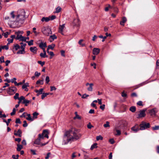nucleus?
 <instances>
[{"mask_svg":"<svg viewBox=\"0 0 159 159\" xmlns=\"http://www.w3.org/2000/svg\"><path fill=\"white\" fill-rule=\"evenodd\" d=\"M79 133L78 130L75 128L66 131L63 137L62 144L66 145L69 142L75 141L80 139L82 135Z\"/></svg>","mask_w":159,"mask_h":159,"instance_id":"f257e3e1","label":"nucleus"},{"mask_svg":"<svg viewBox=\"0 0 159 159\" xmlns=\"http://www.w3.org/2000/svg\"><path fill=\"white\" fill-rule=\"evenodd\" d=\"M14 11L10 13L11 17L7 16L5 19L8 20L9 22L11 24L18 25V23H22L25 18V12L24 10H19L17 12V15L15 17L14 14Z\"/></svg>","mask_w":159,"mask_h":159,"instance_id":"f03ea898","label":"nucleus"},{"mask_svg":"<svg viewBox=\"0 0 159 159\" xmlns=\"http://www.w3.org/2000/svg\"><path fill=\"white\" fill-rule=\"evenodd\" d=\"M49 133L47 130H44L41 134H39L38 135V138L34 142V143L40 145V141L44 139V138L48 139L49 138Z\"/></svg>","mask_w":159,"mask_h":159,"instance_id":"7ed1b4c3","label":"nucleus"},{"mask_svg":"<svg viewBox=\"0 0 159 159\" xmlns=\"http://www.w3.org/2000/svg\"><path fill=\"white\" fill-rule=\"evenodd\" d=\"M41 32L45 36H48L52 34L51 29L48 26H43L41 30Z\"/></svg>","mask_w":159,"mask_h":159,"instance_id":"20e7f679","label":"nucleus"},{"mask_svg":"<svg viewBox=\"0 0 159 159\" xmlns=\"http://www.w3.org/2000/svg\"><path fill=\"white\" fill-rule=\"evenodd\" d=\"M23 33V31H18L16 32L15 34L16 35V39L19 40L20 41H25L26 40V37L23 36L22 34Z\"/></svg>","mask_w":159,"mask_h":159,"instance_id":"39448f33","label":"nucleus"},{"mask_svg":"<svg viewBox=\"0 0 159 159\" xmlns=\"http://www.w3.org/2000/svg\"><path fill=\"white\" fill-rule=\"evenodd\" d=\"M150 124L149 123H147L144 121H142L139 125L140 130H143L149 128Z\"/></svg>","mask_w":159,"mask_h":159,"instance_id":"423d86ee","label":"nucleus"},{"mask_svg":"<svg viewBox=\"0 0 159 159\" xmlns=\"http://www.w3.org/2000/svg\"><path fill=\"white\" fill-rule=\"evenodd\" d=\"M147 109H145L142 110H141L139 111V113L138 114V116L137 117L138 118H140L146 116L145 111Z\"/></svg>","mask_w":159,"mask_h":159,"instance_id":"0eeeda50","label":"nucleus"},{"mask_svg":"<svg viewBox=\"0 0 159 159\" xmlns=\"http://www.w3.org/2000/svg\"><path fill=\"white\" fill-rule=\"evenodd\" d=\"M139 125L137 124H136L134 126L131 128V129L132 131H133L134 132L136 133L140 130V128H139Z\"/></svg>","mask_w":159,"mask_h":159,"instance_id":"6e6552de","label":"nucleus"},{"mask_svg":"<svg viewBox=\"0 0 159 159\" xmlns=\"http://www.w3.org/2000/svg\"><path fill=\"white\" fill-rule=\"evenodd\" d=\"M17 89L15 87H10L9 88L8 92L10 93H15Z\"/></svg>","mask_w":159,"mask_h":159,"instance_id":"1a4fd4ad","label":"nucleus"},{"mask_svg":"<svg viewBox=\"0 0 159 159\" xmlns=\"http://www.w3.org/2000/svg\"><path fill=\"white\" fill-rule=\"evenodd\" d=\"M85 85L87 86L89 85V87L87 89V90L88 91H93V87L94 85V84L93 83L89 84V83H86Z\"/></svg>","mask_w":159,"mask_h":159,"instance_id":"9d476101","label":"nucleus"},{"mask_svg":"<svg viewBox=\"0 0 159 159\" xmlns=\"http://www.w3.org/2000/svg\"><path fill=\"white\" fill-rule=\"evenodd\" d=\"M65 24H63L61 25H59V32L61 33L62 35H64L63 31L65 28Z\"/></svg>","mask_w":159,"mask_h":159,"instance_id":"9b49d317","label":"nucleus"},{"mask_svg":"<svg viewBox=\"0 0 159 159\" xmlns=\"http://www.w3.org/2000/svg\"><path fill=\"white\" fill-rule=\"evenodd\" d=\"M22 131L20 129H19L17 132L16 130H14V134L15 135L19 137H21Z\"/></svg>","mask_w":159,"mask_h":159,"instance_id":"f8f14e48","label":"nucleus"},{"mask_svg":"<svg viewBox=\"0 0 159 159\" xmlns=\"http://www.w3.org/2000/svg\"><path fill=\"white\" fill-rule=\"evenodd\" d=\"M158 111V110L156 108H154L149 111V113L151 116L155 115L156 113Z\"/></svg>","mask_w":159,"mask_h":159,"instance_id":"ddd939ff","label":"nucleus"},{"mask_svg":"<svg viewBox=\"0 0 159 159\" xmlns=\"http://www.w3.org/2000/svg\"><path fill=\"white\" fill-rule=\"evenodd\" d=\"M100 52V49L98 48H94L93 50V53L94 55H98Z\"/></svg>","mask_w":159,"mask_h":159,"instance_id":"4468645a","label":"nucleus"},{"mask_svg":"<svg viewBox=\"0 0 159 159\" xmlns=\"http://www.w3.org/2000/svg\"><path fill=\"white\" fill-rule=\"evenodd\" d=\"M30 50L31 52L33 53L34 54H36L37 53V49L36 47H31Z\"/></svg>","mask_w":159,"mask_h":159,"instance_id":"2eb2a0df","label":"nucleus"},{"mask_svg":"<svg viewBox=\"0 0 159 159\" xmlns=\"http://www.w3.org/2000/svg\"><path fill=\"white\" fill-rule=\"evenodd\" d=\"M57 36L54 34L50 36L49 40L50 42H52L54 39H57Z\"/></svg>","mask_w":159,"mask_h":159,"instance_id":"dca6fc26","label":"nucleus"},{"mask_svg":"<svg viewBox=\"0 0 159 159\" xmlns=\"http://www.w3.org/2000/svg\"><path fill=\"white\" fill-rule=\"evenodd\" d=\"M29 86V83H25L22 86V88L23 89H25V90L26 91H28V89L27 88V87H28Z\"/></svg>","mask_w":159,"mask_h":159,"instance_id":"f3484780","label":"nucleus"},{"mask_svg":"<svg viewBox=\"0 0 159 159\" xmlns=\"http://www.w3.org/2000/svg\"><path fill=\"white\" fill-rule=\"evenodd\" d=\"M73 23L75 25L78 26L79 25V20L78 19H75L73 21Z\"/></svg>","mask_w":159,"mask_h":159,"instance_id":"a211bd4d","label":"nucleus"},{"mask_svg":"<svg viewBox=\"0 0 159 159\" xmlns=\"http://www.w3.org/2000/svg\"><path fill=\"white\" fill-rule=\"evenodd\" d=\"M127 19L125 17H123L122 20L120 22V24L122 25H124V23L126 21Z\"/></svg>","mask_w":159,"mask_h":159,"instance_id":"6ab92c4d","label":"nucleus"},{"mask_svg":"<svg viewBox=\"0 0 159 159\" xmlns=\"http://www.w3.org/2000/svg\"><path fill=\"white\" fill-rule=\"evenodd\" d=\"M39 47L41 48H45L47 47L46 43L41 42L39 44Z\"/></svg>","mask_w":159,"mask_h":159,"instance_id":"aec40b11","label":"nucleus"},{"mask_svg":"<svg viewBox=\"0 0 159 159\" xmlns=\"http://www.w3.org/2000/svg\"><path fill=\"white\" fill-rule=\"evenodd\" d=\"M61 8L59 6L56 8L55 11H54V13H58L61 10Z\"/></svg>","mask_w":159,"mask_h":159,"instance_id":"412c9836","label":"nucleus"},{"mask_svg":"<svg viewBox=\"0 0 159 159\" xmlns=\"http://www.w3.org/2000/svg\"><path fill=\"white\" fill-rule=\"evenodd\" d=\"M41 20L42 22H44V21L48 22L50 20V18H49V17H43L42 18Z\"/></svg>","mask_w":159,"mask_h":159,"instance_id":"4be33fe9","label":"nucleus"},{"mask_svg":"<svg viewBox=\"0 0 159 159\" xmlns=\"http://www.w3.org/2000/svg\"><path fill=\"white\" fill-rule=\"evenodd\" d=\"M27 117L26 118V119L31 121H33L34 120V119L31 117L30 116V114H27Z\"/></svg>","mask_w":159,"mask_h":159,"instance_id":"5701e85b","label":"nucleus"},{"mask_svg":"<svg viewBox=\"0 0 159 159\" xmlns=\"http://www.w3.org/2000/svg\"><path fill=\"white\" fill-rule=\"evenodd\" d=\"M30 102V101L29 100H26L25 99L22 102L23 103L25 104V106H27L29 103Z\"/></svg>","mask_w":159,"mask_h":159,"instance_id":"b1692460","label":"nucleus"},{"mask_svg":"<svg viewBox=\"0 0 159 159\" xmlns=\"http://www.w3.org/2000/svg\"><path fill=\"white\" fill-rule=\"evenodd\" d=\"M21 49H22L21 50H19L17 52V54H22L23 53V52H25L24 48L22 47Z\"/></svg>","mask_w":159,"mask_h":159,"instance_id":"393cba45","label":"nucleus"},{"mask_svg":"<svg viewBox=\"0 0 159 159\" xmlns=\"http://www.w3.org/2000/svg\"><path fill=\"white\" fill-rule=\"evenodd\" d=\"M17 151H20L22 148V146L21 145H19V144H17Z\"/></svg>","mask_w":159,"mask_h":159,"instance_id":"a878e982","label":"nucleus"},{"mask_svg":"<svg viewBox=\"0 0 159 159\" xmlns=\"http://www.w3.org/2000/svg\"><path fill=\"white\" fill-rule=\"evenodd\" d=\"M11 82L12 83H14L15 85L17 86H19L22 84V83L21 82L17 83L16 81H14L13 80H11Z\"/></svg>","mask_w":159,"mask_h":159,"instance_id":"bb28decb","label":"nucleus"},{"mask_svg":"<svg viewBox=\"0 0 159 159\" xmlns=\"http://www.w3.org/2000/svg\"><path fill=\"white\" fill-rule=\"evenodd\" d=\"M10 33L9 32H6L5 33H3L2 35L4 36L5 38H7L8 35H9Z\"/></svg>","mask_w":159,"mask_h":159,"instance_id":"cd10ccee","label":"nucleus"},{"mask_svg":"<svg viewBox=\"0 0 159 159\" xmlns=\"http://www.w3.org/2000/svg\"><path fill=\"white\" fill-rule=\"evenodd\" d=\"M39 115V113L37 112H34L33 113V118L34 119V120L37 118V116Z\"/></svg>","mask_w":159,"mask_h":159,"instance_id":"c85d7f7f","label":"nucleus"},{"mask_svg":"<svg viewBox=\"0 0 159 159\" xmlns=\"http://www.w3.org/2000/svg\"><path fill=\"white\" fill-rule=\"evenodd\" d=\"M97 147V144L96 143H95L92 145L90 148V149L91 150H93V149L96 148Z\"/></svg>","mask_w":159,"mask_h":159,"instance_id":"c756f323","label":"nucleus"},{"mask_svg":"<svg viewBox=\"0 0 159 159\" xmlns=\"http://www.w3.org/2000/svg\"><path fill=\"white\" fill-rule=\"evenodd\" d=\"M136 107L134 106H132L130 108L129 110L133 112H134L136 111Z\"/></svg>","mask_w":159,"mask_h":159,"instance_id":"7c9ffc66","label":"nucleus"},{"mask_svg":"<svg viewBox=\"0 0 159 159\" xmlns=\"http://www.w3.org/2000/svg\"><path fill=\"white\" fill-rule=\"evenodd\" d=\"M114 130L116 131V132H117V134H115V135H119L120 134H121L120 131V130L117 129L116 128H115Z\"/></svg>","mask_w":159,"mask_h":159,"instance_id":"2f4dec72","label":"nucleus"},{"mask_svg":"<svg viewBox=\"0 0 159 159\" xmlns=\"http://www.w3.org/2000/svg\"><path fill=\"white\" fill-rule=\"evenodd\" d=\"M55 46V45L54 44H52L51 45H49L48 46V48L47 49H51L52 50H53Z\"/></svg>","mask_w":159,"mask_h":159,"instance_id":"473e14b6","label":"nucleus"},{"mask_svg":"<svg viewBox=\"0 0 159 159\" xmlns=\"http://www.w3.org/2000/svg\"><path fill=\"white\" fill-rule=\"evenodd\" d=\"M43 89H40L39 90H37L36 91V93H39V94H42Z\"/></svg>","mask_w":159,"mask_h":159,"instance_id":"72a5a7b5","label":"nucleus"},{"mask_svg":"<svg viewBox=\"0 0 159 159\" xmlns=\"http://www.w3.org/2000/svg\"><path fill=\"white\" fill-rule=\"evenodd\" d=\"M83 41V39H80V40L78 42L79 44L81 45V46L82 47H84L85 46V44L84 43H82V42Z\"/></svg>","mask_w":159,"mask_h":159,"instance_id":"f704fd0d","label":"nucleus"},{"mask_svg":"<svg viewBox=\"0 0 159 159\" xmlns=\"http://www.w3.org/2000/svg\"><path fill=\"white\" fill-rule=\"evenodd\" d=\"M152 129L153 130H157L159 129V125H155L152 127Z\"/></svg>","mask_w":159,"mask_h":159,"instance_id":"c9c22d12","label":"nucleus"},{"mask_svg":"<svg viewBox=\"0 0 159 159\" xmlns=\"http://www.w3.org/2000/svg\"><path fill=\"white\" fill-rule=\"evenodd\" d=\"M43 84V80H38L36 82V84Z\"/></svg>","mask_w":159,"mask_h":159,"instance_id":"e433bc0d","label":"nucleus"},{"mask_svg":"<svg viewBox=\"0 0 159 159\" xmlns=\"http://www.w3.org/2000/svg\"><path fill=\"white\" fill-rule=\"evenodd\" d=\"M7 40L8 41V43H7V45H8L10 43H12L13 40L12 39H11V38H9L7 39Z\"/></svg>","mask_w":159,"mask_h":159,"instance_id":"4c0bfd02","label":"nucleus"},{"mask_svg":"<svg viewBox=\"0 0 159 159\" xmlns=\"http://www.w3.org/2000/svg\"><path fill=\"white\" fill-rule=\"evenodd\" d=\"M33 40H31L27 42V43H28V44L29 46L32 45L33 44Z\"/></svg>","mask_w":159,"mask_h":159,"instance_id":"58836bf2","label":"nucleus"},{"mask_svg":"<svg viewBox=\"0 0 159 159\" xmlns=\"http://www.w3.org/2000/svg\"><path fill=\"white\" fill-rule=\"evenodd\" d=\"M5 85L1 89V90H4V89H3V88H6L7 87H8L9 86V84H8L7 83H5Z\"/></svg>","mask_w":159,"mask_h":159,"instance_id":"ea45409f","label":"nucleus"},{"mask_svg":"<svg viewBox=\"0 0 159 159\" xmlns=\"http://www.w3.org/2000/svg\"><path fill=\"white\" fill-rule=\"evenodd\" d=\"M103 139V137L101 135H99L96 137V140H102Z\"/></svg>","mask_w":159,"mask_h":159,"instance_id":"a19ab883","label":"nucleus"},{"mask_svg":"<svg viewBox=\"0 0 159 159\" xmlns=\"http://www.w3.org/2000/svg\"><path fill=\"white\" fill-rule=\"evenodd\" d=\"M19 94L18 93H16L15 95L14 96V98L15 99H19Z\"/></svg>","mask_w":159,"mask_h":159,"instance_id":"79ce46f5","label":"nucleus"},{"mask_svg":"<svg viewBox=\"0 0 159 159\" xmlns=\"http://www.w3.org/2000/svg\"><path fill=\"white\" fill-rule=\"evenodd\" d=\"M109 123L108 121H107L106 122V123L105 124H104L103 125L104 127L106 128L107 127H109L110 126L109 125Z\"/></svg>","mask_w":159,"mask_h":159,"instance_id":"37998d69","label":"nucleus"},{"mask_svg":"<svg viewBox=\"0 0 159 159\" xmlns=\"http://www.w3.org/2000/svg\"><path fill=\"white\" fill-rule=\"evenodd\" d=\"M137 104L139 106H143V102L141 101H139L137 103Z\"/></svg>","mask_w":159,"mask_h":159,"instance_id":"c03bdc74","label":"nucleus"},{"mask_svg":"<svg viewBox=\"0 0 159 159\" xmlns=\"http://www.w3.org/2000/svg\"><path fill=\"white\" fill-rule=\"evenodd\" d=\"M16 109L15 108H14L13 109L11 113V116H13L15 114Z\"/></svg>","mask_w":159,"mask_h":159,"instance_id":"a18cd8bd","label":"nucleus"},{"mask_svg":"<svg viewBox=\"0 0 159 159\" xmlns=\"http://www.w3.org/2000/svg\"><path fill=\"white\" fill-rule=\"evenodd\" d=\"M2 111H0V118H6V115L5 114H2Z\"/></svg>","mask_w":159,"mask_h":159,"instance_id":"49530a36","label":"nucleus"},{"mask_svg":"<svg viewBox=\"0 0 159 159\" xmlns=\"http://www.w3.org/2000/svg\"><path fill=\"white\" fill-rule=\"evenodd\" d=\"M38 63L40 64L42 66H43L45 64V62L41 61H38Z\"/></svg>","mask_w":159,"mask_h":159,"instance_id":"de8ad7c7","label":"nucleus"},{"mask_svg":"<svg viewBox=\"0 0 159 159\" xmlns=\"http://www.w3.org/2000/svg\"><path fill=\"white\" fill-rule=\"evenodd\" d=\"M45 81H46V84H48L50 81L49 77L48 76H47L46 78Z\"/></svg>","mask_w":159,"mask_h":159,"instance_id":"09e8293b","label":"nucleus"},{"mask_svg":"<svg viewBox=\"0 0 159 159\" xmlns=\"http://www.w3.org/2000/svg\"><path fill=\"white\" fill-rule=\"evenodd\" d=\"M8 45H7H7H5V46H2V48L3 49H5L6 50H8L9 48H8Z\"/></svg>","mask_w":159,"mask_h":159,"instance_id":"8fccbe9b","label":"nucleus"},{"mask_svg":"<svg viewBox=\"0 0 159 159\" xmlns=\"http://www.w3.org/2000/svg\"><path fill=\"white\" fill-rule=\"evenodd\" d=\"M14 48H15L16 50H17L18 49H19L20 48V47L19 45H18L17 44H16L14 45Z\"/></svg>","mask_w":159,"mask_h":159,"instance_id":"3c124183","label":"nucleus"},{"mask_svg":"<svg viewBox=\"0 0 159 159\" xmlns=\"http://www.w3.org/2000/svg\"><path fill=\"white\" fill-rule=\"evenodd\" d=\"M46 53H40V56L41 57H43V58H45V57H46Z\"/></svg>","mask_w":159,"mask_h":159,"instance_id":"603ef678","label":"nucleus"},{"mask_svg":"<svg viewBox=\"0 0 159 159\" xmlns=\"http://www.w3.org/2000/svg\"><path fill=\"white\" fill-rule=\"evenodd\" d=\"M50 18V20H52L56 18V16H55L52 15L51 16L49 17Z\"/></svg>","mask_w":159,"mask_h":159,"instance_id":"864d4df0","label":"nucleus"},{"mask_svg":"<svg viewBox=\"0 0 159 159\" xmlns=\"http://www.w3.org/2000/svg\"><path fill=\"white\" fill-rule=\"evenodd\" d=\"M41 75L40 73L39 72H38L37 71H36L34 73V75H35V76H36V77L39 76V75Z\"/></svg>","mask_w":159,"mask_h":159,"instance_id":"5fc2aeb1","label":"nucleus"},{"mask_svg":"<svg viewBox=\"0 0 159 159\" xmlns=\"http://www.w3.org/2000/svg\"><path fill=\"white\" fill-rule=\"evenodd\" d=\"M0 61L1 63L5 62L4 60V57L3 56H2L1 57H0Z\"/></svg>","mask_w":159,"mask_h":159,"instance_id":"6e6d98bb","label":"nucleus"},{"mask_svg":"<svg viewBox=\"0 0 159 159\" xmlns=\"http://www.w3.org/2000/svg\"><path fill=\"white\" fill-rule=\"evenodd\" d=\"M24 124L23 125V126L24 127H26L27 126L28 124L26 122V120H24L23 121Z\"/></svg>","mask_w":159,"mask_h":159,"instance_id":"4d7b16f0","label":"nucleus"},{"mask_svg":"<svg viewBox=\"0 0 159 159\" xmlns=\"http://www.w3.org/2000/svg\"><path fill=\"white\" fill-rule=\"evenodd\" d=\"M36 30V28L35 27H34L33 28V30L34 33L36 35H37L39 34V33L35 31Z\"/></svg>","mask_w":159,"mask_h":159,"instance_id":"13d9d810","label":"nucleus"},{"mask_svg":"<svg viewBox=\"0 0 159 159\" xmlns=\"http://www.w3.org/2000/svg\"><path fill=\"white\" fill-rule=\"evenodd\" d=\"M78 119L80 120L81 119V117L80 116H79V115H77L76 116H75L74 118V119Z\"/></svg>","mask_w":159,"mask_h":159,"instance_id":"bf43d9fd","label":"nucleus"},{"mask_svg":"<svg viewBox=\"0 0 159 159\" xmlns=\"http://www.w3.org/2000/svg\"><path fill=\"white\" fill-rule=\"evenodd\" d=\"M121 96L123 97H127V94L125 93L124 92H123L122 93Z\"/></svg>","mask_w":159,"mask_h":159,"instance_id":"052dcab7","label":"nucleus"},{"mask_svg":"<svg viewBox=\"0 0 159 159\" xmlns=\"http://www.w3.org/2000/svg\"><path fill=\"white\" fill-rule=\"evenodd\" d=\"M93 126H92L90 123H89L88 125H87V127L89 129H91L92 127H93Z\"/></svg>","mask_w":159,"mask_h":159,"instance_id":"680f3d73","label":"nucleus"},{"mask_svg":"<svg viewBox=\"0 0 159 159\" xmlns=\"http://www.w3.org/2000/svg\"><path fill=\"white\" fill-rule=\"evenodd\" d=\"M51 91L53 90H55L56 89V88L55 86H50Z\"/></svg>","mask_w":159,"mask_h":159,"instance_id":"e2e57ef3","label":"nucleus"},{"mask_svg":"<svg viewBox=\"0 0 159 159\" xmlns=\"http://www.w3.org/2000/svg\"><path fill=\"white\" fill-rule=\"evenodd\" d=\"M89 96V95L86 94H84L82 95V98H85L86 97H87Z\"/></svg>","mask_w":159,"mask_h":159,"instance_id":"0e129e2a","label":"nucleus"},{"mask_svg":"<svg viewBox=\"0 0 159 159\" xmlns=\"http://www.w3.org/2000/svg\"><path fill=\"white\" fill-rule=\"evenodd\" d=\"M105 105L104 104H103L102 105L100 106V108L102 110H104L105 109Z\"/></svg>","mask_w":159,"mask_h":159,"instance_id":"69168bd1","label":"nucleus"},{"mask_svg":"<svg viewBox=\"0 0 159 159\" xmlns=\"http://www.w3.org/2000/svg\"><path fill=\"white\" fill-rule=\"evenodd\" d=\"M25 98L23 96H21L19 98V100H20L21 101L23 100V101L25 100Z\"/></svg>","mask_w":159,"mask_h":159,"instance_id":"338daca9","label":"nucleus"},{"mask_svg":"<svg viewBox=\"0 0 159 159\" xmlns=\"http://www.w3.org/2000/svg\"><path fill=\"white\" fill-rule=\"evenodd\" d=\"M131 96L132 97H136L137 96V94L135 93H132L131 94Z\"/></svg>","mask_w":159,"mask_h":159,"instance_id":"774afa93","label":"nucleus"}]
</instances>
